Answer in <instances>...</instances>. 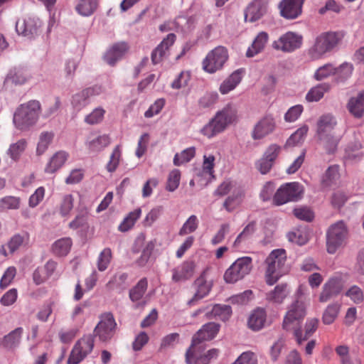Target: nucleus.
<instances>
[{
    "label": "nucleus",
    "instance_id": "38",
    "mask_svg": "<svg viewBox=\"0 0 364 364\" xmlns=\"http://www.w3.org/2000/svg\"><path fill=\"white\" fill-rule=\"evenodd\" d=\"M24 237L20 234H16L11 237L7 243L1 245L0 254L7 256L9 254H14L17 251L24 242Z\"/></svg>",
    "mask_w": 364,
    "mask_h": 364
},
{
    "label": "nucleus",
    "instance_id": "10",
    "mask_svg": "<svg viewBox=\"0 0 364 364\" xmlns=\"http://www.w3.org/2000/svg\"><path fill=\"white\" fill-rule=\"evenodd\" d=\"M117 323L111 313H105L100 316V321L94 329V334L101 341H107L114 334Z\"/></svg>",
    "mask_w": 364,
    "mask_h": 364
},
{
    "label": "nucleus",
    "instance_id": "11",
    "mask_svg": "<svg viewBox=\"0 0 364 364\" xmlns=\"http://www.w3.org/2000/svg\"><path fill=\"white\" fill-rule=\"evenodd\" d=\"M302 39L301 35L289 31L274 41L272 43V48L284 53H291L301 47Z\"/></svg>",
    "mask_w": 364,
    "mask_h": 364
},
{
    "label": "nucleus",
    "instance_id": "51",
    "mask_svg": "<svg viewBox=\"0 0 364 364\" xmlns=\"http://www.w3.org/2000/svg\"><path fill=\"white\" fill-rule=\"evenodd\" d=\"M53 136V134L49 132H43L40 134L39 141L36 148V154L38 155H42L46 152L52 142Z\"/></svg>",
    "mask_w": 364,
    "mask_h": 364
},
{
    "label": "nucleus",
    "instance_id": "2",
    "mask_svg": "<svg viewBox=\"0 0 364 364\" xmlns=\"http://www.w3.org/2000/svg\"><path fill=\"white\" fill-rule=\"evenodd\" d=\"M286 261L287 253L284 249L274 250L267 257L265 278L269 285L275 284L283 274L287 272Z\"/></svg>",
    "mask_w": 364,
    "mask_h": 364
},
{
    "label": "nucleus",
    "instance_id": "17",
    "mask_svg": "<svg viewBox=\"0 0 364 364\" xmlns=\"http://www.w3.org/2000/svg\"><path fill=\"white\" fill-rule=\"evenodd\" d=\"M111 144V139L107 134L90 135L86 141L85 146L90 154H97L105 150Z\"/></svg>",
    "mask_w": 364,
    "mask_h": 364
},
{
    "label": "nucleus",
    "instance_id": "39",
    "mask_svg": "<svg viewBox=\"0 0 364 364\" xmlns=\"http://www.w3.org/2000/svg\"><path fill=\"white\" fill-rule=\"evenodd\" d=\"M28 142L25 139H21L9 145L6 154L14 161H18L27 148Z\"/></svg>",
    "mask_w": 364,
    "mask_h": 364
},
{
    "label": "nucleus",
    "instance_id": "59",
    "mask_svg": "<svg viewBox=\"0 0 364 364\" xmlns=\"http://www.w3.org/2000/svg\"><path fill=\"white\" fill-rule=\"evenodd\" d=\"M353 70V65L346 62L342 63L339 67L335 68L334 75L341 80H345L352 75Z\"/></svg>",
    "mask_w": 364,
    "mask_h": 364
},
{
    "label": "nucleus",
    "instance_id": "1",
    "mask_svg": "<svg viewBox=\"0 0 364 364\" xmlns=\"http://www.w3.org/2000/svg\"><path fill=\"white\" fill-rule=\"evenodd\" d=\"M41 104L37 100H31L20 105L14 114L13 122L16 127L26 131L33 126L38 119Z\"/></svg>",
    "mask_w": 364,
    "mask_h": 364
},
{
    "label": "nucleus",
    "instance_id": "33",
    "mask_svg": "<svg viewBox=\"0 0 364 364\" xmlns=\"http://www.w3.org/2000/svg\"><path fill=\"white\" fill-rule=\"evenodd\" d=\"M69 157V154L65 151H59L53 155L45 167V172L53 173L60 169Z\"/></svg>",
    "mask_w": 364,
    "mask_h": 364
},
{
    "label": "nucleus",
    "instance_id": "29",
    "mask_svg": "<svg viewBox=\"0 0 364 364\" xmlns=\"http://www.w3.org/2000/svg\"><path fill=\"white\" fill-rule=\"evenodd\" d=\"M336 125V119L331 114H324L319 117L317 122L316 134L318 137H326V135L331 134Z\"/></svg>",
    "mask_w": 364,
    "mask_h": 364
},
{
    "label": "nucleus",
    "instance_id": "16",
    "mask_svg": "<svg viewBox=\"0 0 364 364\" xmlns=\"http://www.w3.org/2000/svg\"><path fill=\"white\" fill-rule=\"evenodd\" d=\"M268 0H253L245 11L246 21L255 22L260 19L267 12Z\"/></svg>",
    "mask_w": 364,
    "mask_h": 364
},
{
    "label": "nucleus",
    "instance_id": "41",
    "mask_svg": "<svg viewBox=\"0 0 364 364\" xmlns=\"http://www.w3.org/2000/svg\"><path fill=\"white\" fill-rule=\"evenodd\" d=\"M257 223L255 221L249 223L242 230V231L237 236L233 242V247L237 248L241 243L249 240L256 231Z\"/></svg>",
    "mask_w": 364,
    "mask_h": 364
},
{
    "label": "nucleus",
    "instance_id": "8",
    "mask_svg": "<svg viewBox=\"0 0 364 364\" xmlns=\"http://www.w3.org/2000/svg\"><path fill=\"white\" fill-rule=\"evenodd\" d=\"M94 338L87 335L77 341L73 348L68 364H78L90 354L94 348Z\"/></svg>",
    "mask_w": 364,
    "mask_h": 364
},
{
    "label": "nucleus",
    "instance_id": "63",
    "mask_svg": "<svg viewBox=\"0 0 364 364\" xmlns=\"http://www.w3.org/2000/svg\"><path fill=\"white\" fill-rule=\"evenodd\" d=\"M326 92L323 85H318L311 88L306 95V99L308 102H318L320 100Z\"/></svg>",
    "mask_w": 364,
    "mask_h": 364
},
{
    "label": "nucleus",
    "instance_id": "52",
    "mask_svg": "<svg viewBox=\"0 0 364 364\" xmlns=\"http://www.w3.org/2000/svg\"><path fill=\"white\" fill-rule=\"evenodd\" d=\"M196 155V148L193 146L187 148L180 154H176L173 158V164L180 166L190 161Z\"/></svg>",
    "mask_w": 364,
    "mask_h": 364
},
{
    "label": "nucleus",
    "instance_id": "45",
    "mask_svg": "<svg viewBox=\"0 0 364 364\" xmlns=\"http://www.w3.org/2000/svg\"><path fill=\"white\" fill-rule=\"evenodd\" d=\"M97 6V0H80L75 6L76 11L81 16L92 15Z\"/></svg>",
    "mask_w": 364,
    "mask_h": 364
},
{
    "label": "nucleus",
    "instance_id": "58",
    "mask_svg": "<svg viewBox=\"0 0 364 364\" xmlns=\"http://www.w3.org/2000/svg\"><path fill=\"white\" fill-rule=\"evenodd\" d=\"M181 180V172L178 169L171 171L168 176L166 183V190L173 192L176 190L179 186Z\"/></svg>",
    "mask_w": 364,
    "mask_h": 364
},
{
    "label": "nucleus",
    "instance_id": "15",
    "mask_svg": "<svg viewBox=\"0 0 364 364\" xmlns=\"http://www.w3.org/2000/svg\"><path fill=\"white\" fill-rule=\"evenodd\" d=\"M343 287V281L340 277H335L330 278L323 286L322 291L319 296V301L325 303L334 296H336L341 293Z\"/></svg>",
    "mask_w": 364,
    "mask_h": 364
},
{
    "label": "nucleus",
    "instance_id": "5",
    "mask_svg": "<svg viewBox=\"0 0 364 364\" xmlns=\"http://www.w3.org/2000/svg\"><path fill=\"white\" fill-rule=\"evenodd\" d=\"M252 259L250 257L237 259L225 272L224 280L226 283L234 284L242 280L252 271Z\"/></svg>",
    "mask_w": 364,
    "mask_h": 364
},
{
    "label": "nucleus",
    "instance_id": "31",
    "mask_svg": "<svg viewBox=\"0 0 364 364\" xmlns=\"http://www.w3.org/2000/svg\"><path fill=\"white\" fill-rule=\"evenodd\" d=\"M245 191L240 187L233 190L232 194L227 197L223 206L228 213H232L237 208L243 201Z\"/></svg>",
    "mask_w": 364,
    "mask_h": 364
},
{
    "label": "nucleus",
    "instance_id": "25",
    "mask_svg": "<svg viewBox=\"0 0 364 364\" xmlns=\"http://www.w3.org/2000/svg\"><path fill=\"white\" fill-rule=\"evenodd\" d=\"M194 285L196 286V291L192 299L188 300L187 303L188 306L196 305L199 300L202 299L209 294L212 287L211 282L206 281L204 275L199 277L195 281Z\"/></svg>",
    "mask_w": 364,
    "mask_h": 364
},
{
    "label": "nucleus",
    "instance_id": "23",
    "mask_svg": "<svg viewBox=\"0 0 364 364\" xmlns=\"http://www.w3.org/2000/svg\"><path fill=\"white\" fill-rule=\"evenodd\" d=\"M31 76L30 73L24 68L20 67H14L10 69L4 79V86L9 84L14 85H23L27 83Z\"/></svg>",
    "mask_w": 364,
    "mask_h": 364
},
{
    "label": "nucleus",
    "instance_id": "60",
    "mask_svg": "<svg viewBox=\"0 0 364 364\" xmlns=\"http://www.w3.org/2000/svg\"><path fill=\"white\" fill-rule=\"evenodd\" d=\"M294 215L301 220L311 222L314 218V212L309 208L305 206L298 207L294 209Z\"/></svg>",
    "mask_w": 364,
    "mask_h": 364
},
{
    "label": "nucleus",
    "instance_id": "14",
    "mask_svg": "<svg viewBox=\"0 0 364 364\" xmlns=\"http://www.w3.org/2000/svg\"><path fill=\"white\" fill-rule=\"evenodd\" d=\"M201 313L205 314L206 319H220L221 321H227L232 314V309L229 305L215 304L213 306L206 308H200L196 311L193 316H196Z\"/></svg>",
    "mask_w": 364,
    "mask_h": 364
},
{
    "label": "nucleus",
    "instance_id": "64",
    "mask_svg": "<svg viewBox=\"0 0 364 364\" xmlns=\"http://www.w3.org/2000/svg\"><path fill=\"white\" fill-rule=\"evenodd\" d=\"M232 364H257V357L252 351L243 352Z\"/></svg>",
    "mask_w": 364,
    "mask_h": 364
},
{
    "label": "nucleus",
    "instance_id": "18",
    "mask_svg": "<svg viewBox=\"0 0 364 364\" xmlns=\"http://www.w3.org/2000/svg\"><path fill=\"white\" fill-rule=\"evenodd\" d=\"M305 0H282L279 4L281 15L287 19H294L301 15Z\"/></svg>",
    "mask_w": 364,
    "mask_h": 364
},
{
    "label": "nucleus",
    "instance_id": "26",
    "mask_svg": "<svg viewBox=\"0 0 364 364\" xmlns=\"http://www.w3.org/2000/svg\"><path fill=\"white\" fill-rule=\"evenodd\" d=\"M195 264L192 261H186L172 270V280L179 282L189 279L193 276Z\"/></svg>",
    "mask_w": 364,
    "mask_h": 364
},
{
    "label": "nucleus",
    "instance_id": "28",
    "mask_svg": "<svg viewBox=\"0 0 364 364\" xmlns=\"http://www.w3.org/2000/svg\"><path fill=\"white\" fill-rule=\"evenodd\" d=\"M235 117V111L231 107H228L217 112L211 120L220 133L226 128L228 124L232 122Z\"/></svg>",
    "mask_w": 364,
    "mask_h": 364
},
{
    "label": "nucleus",
    "instance_id": "7",
    "mask_svg": "<svg viewBox=\"0 0 364 364\" xmlns=\"http://www.w3.org/2000/svg\"><path fill=\"white\" fill-rule=\"evenodd\" d=\"M303 187L299 183H288L282 186L274 196V202L280 205L289 201H297L301 198Z\"/></svg>",
    "mask_w": 364,
    "mask_h": 364
},
{
    "label": "nucleus",
    "instance_id": "54",
    "mask_svg": "<svg viewBox=\"0 0 364 364\" xmlns=\"http://www.w3.org/2000/svg\"><path fill=\"white\" fill-rule=\"evenodd\" d=\"M20 198L15 196H6L0 199V212L16 210L20 207Z\"/></svg>",
    "mask_w": 364,
    "mask_h": 364
},
{
    "label": "nucleus",
    "instance_id": "6",
    "mask_svg": "<svg viewBox=\"0 0 364 364\" xmlns=\"http://www.w3.org/2000/svg\"><path fill=\"white\" fill-rule=\"evenodd\" d=\"M228 58L227 49L218 46L208 53L203 61V68L208 73H215L223 68Z\"/></svg>",
    "mask_w": 364,
    "mask_h": 364
},
{
    "label": "nucleus",
    "instance_id": "57",
    "mask_svg": "<svg viewBox=\"0 0 364 364\" xmlns=\"http://www.w3.org/2000/svg\"><path fill=\"white\" fill-rule=\"evenodd\" d=\"M105 110L102 107L94 109L89 114L85 117V122L92 125L101 122L104 118Z\"/></svg>",
    "mask_w": 364,
    "mask_h": 364
},
{
    "label": "nucleus",
    "instance_id": "13",
    "mask_svg": "<svg viewBox=\"0 0 364 364\" xmlns=\"http://www.w3.org/2000/svg\"><path fill=\"white\" fill-rule=\"evenodd\" d=\"M305 306L303 301L296 300L289 306L284 318L283 327L286 330H290L298 325L299 321L305 316Z\"/></svg>",
    "mask_w": 364,
    "mask_h": 364
},
{
    "label": "nucleus",
    "instance_id": "43",
    "mask_svg": "<svg viewBox=\"0 0 364 364\" xmlns=\"http://www.w3.org/2000/svg\"><path fill=\"white\" fill-rule=\"evenodd\" d=\"M197 346H191L186 354L187 364H208L210 358L204 354L199 355L196 350Z\"/></svg>",
    "mask_w": 364,
    "mask_h": 364
},
{
    "label": "nucleus",
    "instance_id": "37",
    "mask_svg": "<svg viewBox=\"0 0 364 364\" xmlns=\"http://www.w3.org/2000/svg\"><path fill=\"white\" fill-rule=\"evenodd\" d=\"M242 73L243 71L242 70L234 71L221 83L219 89L220 92L223 95H225L234 90L242 80Z\"/></svg>",
    "mask_w": 364,
    "mask_h": 364
},
{
    "label": "nucleus",
    "instance_id": "36",
    "mask_svg": "<svg viewBox=\"0 0 364 364\" xmlns=\"http://www.w3.org/2000/svg\"><path fill=\"white\" fill-rule=\"evenodd\" d=\"M287 284H279L267 294V299L274 304H282L289 294Z\"/></svg>",
    "mask_w": 364,
    "mask_h": 364
},
{
    "label": "nucleus",
    "instance_id": "32",
    "mask_svg": "<svg viewBox=\"0 0 364 364\" xmlns=\"http://www.w3.org/2000/svg\"><path fill=\"white\" fill-rule=\"evenodd\" d=\"M267 321V313L262 308L255 309L248 318V326L253 331H259L264 327Z\"/></svg>",
    "mask_w": 364,
    "mask_h": 364
},
{
    "label": "nucleus",
    "instance_id": "21",
    "mask_svg": "<svg viewBox=\"0 0 364 364\" xmlns=\"http://www.w3.org/2000/svg\"><path fill=\"white\" fill-rule=\"evenodd\" d=\"M174 33H169L151 53V61L156 65L163 60L168 54V50L176 41Z\"/></svg>",
    "mask_w": 364,
    "mask_h": 364
},
{
    "label": "nucleus",
    "instance_id": "40",
    "mask_svg": "<svg viewBox=\"0 0 364 364\" xmlns=\"http://www.w3.org/2000/svg\"><path fill=\"white\" fill-rule=\"evenodd\" d=\"M22 333L23 328L21 327L16 328L4 336L1 343L3 346L9 350L15 349L20 344Z\"/></svg>",
    "mask_w": 364,
    "mask_h": 364
},
{
    "label": "nucleus",
    "instance_id": "9",
    "mask_svg": "<svg viewBox=\"0 0 364 364\" xmlns=\"http://www.w3.org/2000/svg\"><path fill=\"white\" fill-rule=\"evenodd\" d=\"M42 21L35 16H27L18 19L16 23V31L18 35L32 38L38 35Z\"/></svg>",
    "mask_w": 364,
    "mask_h": 364
},
{
    "label": "nucleus",
    "instance_id": "30",
    "mask_svg": "<svg viewBox=\"0 0 364 364\" xmlns=\"http://www.w3.org/2000/svg\"><path fill=\"white\" fill-rule=\"evenodd\" d=\"M268 40L269 35L267 32H259L255 38L251 46L247 48L246 56L247 58H252L262 52L268 42Z\"/></svg>",
    "mask_w": 364,
    "mask_h": 364
},
{
    "label": "nucleus",
    "instance_id": "46",
    "mask_svg": "<svg viewBox=\"0 0 364 364\" xmlns=\"http://www.w3.org/2000/svg\"><path fill=\"white\" fill-rule=\"evenodd\" d=\"M141 214V208H136L130 212L119 225V230L121 232H127L130 230L134 225L136 221L139 218Z\"/></svg>",
    "mask_w": 364,
    "mask_h": 364
},
{
    "label": "nucleus",
    "instance_id": "27",
    "mask_svg": "<svg viewBox=\"0 0 364 364\" xmlns=\"http://www.w3.org/2000/svg\"><path fill=\"white\" fill-rule=\"evenodd\" d=\"M129 47L124 42L114 44L105 54V60L110 65H114L127 51Z\"/></svg>",
    "mask_w": 364,
    "mask_h": 364
},
{
    "label": "nucleus",
    "instance_id": "61",
    "mask_svg": "<svg viewBox=\"0 0 364 364\" xmlns=\"http://www.w3.org/2000/svg\"><path fill=\"white\" fill-rule=\"evenodd\" d=\"M238 188L236 186V183L231 180H225L220 183L216 190L214 191V195L218 196H224L230 191H233L235 188Z\"/></svg>",
    "mask_w": 364,
    "mask_h": 364
},
{
    "label": "nucleus",
    "instance_id": "22",
    "mask_svg": "<svg viewBox=\"0 0 364 364\" xmlns=\"http://www.w3.org/2000/svg\"><path fill=\"white\" fill-rule=\"evenodd\" d=\"M274 129V119L270 115L265 116L255 124L252 136L254 139H263L272 133Z\"/></svg>",
    "mask_w": 364,
    "mask_h": 364
},
{
    "label": "nucleus",
    "instance_id": "24",
    "mask_svg": "<svg viewBox=\"0 0 364 364\" xmlns=\"http://www.w3.org/2000/svg\"><path fill=\"white\" fill-rule=\"evenodd\" d=\"M220 329V325L210 322L203 326L192 339V346H197L202 341L211 340L217 335Z\"/></svg>",
    "mask_w": 364,
    "mask_h": 364
},
{
    "label": "nucleus",
    "instance_id": "12",
    "mask_svg": "<svg viewBox=\"0 0 364 364\" xmlns=\"http://www.w3.org/2000/svg\"><path fill=\"white\" fill-rule=\"evenodd\" d=\"M104 89L100 85H94L77 92L72 96L71 105L76 111H80L87 105L93 97L101 95Z\"/></svg>",
    "mask_w": 364,
    "mask_h": 364
},
{
    "label": "nucleus",
    "instance_id": "44",
    "mask_svg": "<svg viewBox=\"0 0 364 364\" xmlns=\"http://www.w3.org/2000/svg\"><path fill=\"white\" fill-rule=\"evenodd\" d=\"M308 131L309 127L307 125H303L302 127L299 128L287 140L285 146H295L302 143L304 141V139L307 134Z\"/></svg>",
    "mask_w": 364,
    "mask_h": 364
},
{
    "label": "nucleus",
    "instance_id": "53",
    "mask_svg": "<svg viewBox=\"0 0 364 364\" xmlns=\"http://www.w3.org/2000/svg\"><path fill=\"white\" fill-rule=\"evenodd\" d=\"M122 156V149L120 145H117L113 149L109 160L106 165L108 172L112 173L117 168Z\"/></svg>",
    "mask_w": 364,
    "mask_h": 364
},
{
    "label": "nucleus",
    "instance_id": "3",
    "mask_svg": "<svg viewBox=\"0 0 364 364\" xmlns=\"http://www.w3.org/2000/svg\"><path fill=\"white\" fill-rule=\"evenodd\" d=\"M341 35L336 32H326L316 37L314 44L308 50V55L311 60L321 58L331 51L341 40Z\"/></svg>",
    "mask_w": 364,
    "mask_h": 364
},
{
    "label": "nucleus",
    "instance_id": "50",
    "mask_svg": "<svg viewBox=\"0 0 364 364\" xmlns=\"http://www.w3.org/2000/svg\"><path fill=\"white\" fill-rule=\"evenodd\" d=\"M324 149L329 154H333L337 149L338 144L340 141V136H335L334 134H329L326 135V137H318Z\"/></svg>",
    "mask_w": 364,
    "mask_h": 364
},
{
    "label": "nucleus",
    "instance_id": "19",
    "mask_svg": "<svg viewBox=\"0 0 364 364\" xmlns=\"http://www.w3.org/2000/svg\"><path fill=\"white\" fill-rule=\"evenodd\" d=\"M174 33H169L151 53V61L156 65L163 60L168 54V50L176 41Z\"/></svg>",
    "mask_w": 364,
    "mask_h": 364
},
{
    "label": "nucleus",
    "instance_id": "62",
    "mask_svg": "<svg viewBox=\"0 0 364 364\" xmlns=\"http://www.w3.org/2000/svg\"><path fill=\"white\" fill-rule=\"evenodd\" d=\"M335 68L332 64H326L318 68L314 73V78L316 80H322L328 77L334 75Z\"/></svg>",
    "mask_w": 364,
    "mask_h": 364
},
{
    "label": "nucleus",
    "instance_id": "35",
    "mask_svg": "<svg viewBox=\"0 0 364 364\" xmlns=\"http://www.w3.org/2000/svg\"><path fill=\"white\" fill-rule=\"evenodd\" d=\"M361 149L362 145L358 141L349 143L345 149V162L353 163L360 161L363 155Z\"/></svg>",
    "mask_w": 364,
    "mask_h": 364
},
{
    "label": "nucleus",
    "instance_id": "56",
    "mask_svg": "<svg viewBox=\"0 0 364 364\" xmlns=\"http://www.w3.org/2000/svg\"><path fill=\"white\" fill-rule=\"evenodd\" d=\"M198 226V220L195 215H191L187 220L184 223L183 226L179 230L180 235H186L193 232Z\"/></svg>",
    "mask_w": 364,
    "mask_h": 364
},
{
    "label": "nucleus",
    "instance_id": "42",
    "mask_svg": "<svg viewBox=\"0 0 364 364\" xmlns=\"http://www.w3.org/2000/svg\"><path fill=\"white\" fill-rule=\"evenodd\" d=\"M318 327V320L316 318H312L307 321L305 326V334L304 337L299 329L294 331V336L296 338L297 343L301 344L302 341H306L310 337L316 330Z\"/></svg>",
    "mask_w": 364,
    "mask_h": 364
},
{
    "label": "nucleus",
    "instance_id": "34",
    "mask_svg": "<svg viewBox=\"0 0 364 364\" xmlns=\"http://www.w3.org/2000/svg\"><path fill=\"white\" fill-rule=\"evenodd\" d=\"M347 107L349 112L355 117H362L364 115V91L352 97L348 102Z\"/></svg>",
    "mask_w": 364,
    "mask_h": 364
},
{
    "label": "nucleus",
    "instance_id": "49",
    "mask_svg": "<svg viewBox=\"0 0 364 364\" xmlns=\"http://www.w3.org/2000/svg\"><path fill=\"white\" fill-rule=\"evenodd\" d=\"M148 282L146 278H142L129 291V297L132 301H137L142 298L146 291Z\"/></svg>",
    "mask_w": 364,
    "mask_h": 364
},
{
    "label": "nucleus",
    "instance_id": "48",
    "mask_svg": "<svg viewBox=\"0 0 364 364\" xmlns=\"http://www.w3.org/2000/svg\"><path fill=\"white\" fill-rule=\"evenodd\" d=\"M72 241L69 237L61 238L53 245V252L58 256H65L70 250Z\"/></svg>",
    "mask_w": 364,
    "mask_h": 364
},
{
    "label": "nucleus",
    "instance_id": "47",
    "mask_svg": "<svg viewBox=\"0 0 364 364\" xmlns=\"http://www.w3.org/2000/svg\"><path fill=\"white\" fill-rule=\"evenodd\" d=\"M340 311V304L333 303L329 304L324 310L322 316V321L326 325H330L334 322Z\"/></svg>",
    "mask_w": 364,
    "mask_h": 364
},
{
    "label": "nucleus",
    "instance_id": "4",
    "mask_svg": "<svg viewBox=\"0 0 364 364\" xmlns=\"http://www.w3.org/2000/svg\"><path fill=\"white\" fill-rule=\"evenodd\" d=\"M348 230L342 220L332 224L326 232V247L329 254H334L346 244Z\"/></svg>",
    "mask_w": 364,
    "mask_h": 364
},
{
    "label": "nucleus",
    "instance_id": "55",
    "mask_svg": "<svg viewBox=\"0 0 364 364\" xmlns=\"http://www.w3.org/2000/svg\"><path fill=\"white\" fill-rule=\"evenodd\" d=\"M112 259V251L110 248H105L99 255L97 261V269L100 272L106 270Z\"/></svg>",
    "mask_w": 364,
    "mask_h": 364
},
{
    "label": "nucleus",
    "instance_id": "20",
    "mask_svg": "<svg viewBox=\"0 0 364 364\" xmlns=\"http://www.w3.org/2000/svg\"><path fill=\"white\" fill-rule=\"evenodd\" d=\"M174 33H169L151 53V61L156 65L163 60L168 54V50L176 41Z\"/></svg>",
    "mask_w": 364,
    "mask_h": 364
}]
</instances>
